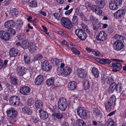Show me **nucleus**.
Returning <instances> with one entry per match:
<instances>
[{
  "mask_svg": "<svg viewBox=\"0 0 126 126\" xmlns=\"http://www.w3.org/2000/svg\"><path fill=\"white\" fill-rule=\"evenodd\" d=\"M6 113L7 116L11 122H16V118L18 114L17 110L14 108H11L6 110Z\"/></svg>",
  "mask_w": 126,
  "mask_h": 126,
  "instance_id": "f257e3e1",
  "label": "nucleus"
},
{
  "mask_svg": "<svg viewBox=\"0 0 126 126\" xmlns=\"http://www.w3.org/2000/svg\"><path fill=\"white\" fill-rule=\"evenodd\" d=\"M116 99L115 96L112 95L106 102L105 104L106 108L107 111L110 112L112 107L115 105Z\"/></svg>",
  "mask_w": 126,
  "mask_h": 126,
  "instance_id": "f03ea898",
  "label": "nucleus"
},
{
  "mask_svg": "<svg viewBox=\"0 0 126 126\" xmlns=\"http://www.w3.org/2000/svg\"><path fill=\"white\" fill-rule=\"evenodd\" d=\"M61 23L63 26L68 29H70L72 27V23L68 18L62 17L61 20Z\"/></svg>",
  "mask_w": 126,
  "mask_h": 126,
  "instance_id": "7ed1b4c3",
  "label": "nucleus"
},
{
  "mask_svg": "<svg viewBox=\"0 0 126 126\" xmlns=\"http://www.w3.org/2000/svg\"><path fill=\"white\" fill-rule=\"evenodd\" d=\"M58 108L61 110H65L67 107L68 103L66 99L64 97L60 98L58 103Z\"/></svg>",
  "mask_w": 126,
  "mask_h": 126,
  "instance_id": "20e7f679",
  "label": "nucleus"
},
{
  "mask_svg": "<svg viewBox=\"0 0 126 126\" xmlns=\"http://www.w3.org/2000/svg\"><path fill=\"white\" fill-rule=\"evenodd\" d=\"M75 33L78 37L82 40H84L86 38L87 35L83 30L78 29L76 30Z\"/></svg>",
  "mask_w": 126,
  "mask_h": 126,
  "instance_id": "39448f33",
  "label": "nucleus"
},
{
  "mask_svg": "<svg viewBox=\"0 0 126 126\" xmlns=\"http://www.w3.org/2000/svg\"><path fill=\"white\" fill-rule=\"evenodd\" d=\"M78 114L82 119H85L87 117V114L85 110L82 107H79L77 110Z\"/></svg>",
  "mask_w": 126,
  "mask_h": 126,
  "instance_id": "423d86ee",
  "label": "nucleus"
},
{
  "mask_svg": "<svg viewBox=\"0 0 126 126\" xmlns=\"http://www.w3.org/2000/svg\"><path fill=\"white\" fill-rule=\"evenodd\" d=\"M113 46L114 49L119 51L124 47V45L120 41H116L114 43Z\"/></svg>",
  "mask_w": 126,
  "mask_h": 126,
  "instance_id": "0eeeda50",
  "label": "nucleus"
},
{
  "mask_svg": "<svg viewBox=\"0 0 126 126\" xmlns=\"http://www.w3.org/2000/svg\"><path fill=\"white\" fill-rule=\"evenodd\" d=\"M106 34L103 31H101L98 32L96 36V39L98 40L103 41L107 39Z\"/></svg>",
  "mask_w": 126,
  "mask_h": 126,
  "instance_id": "6e6552de",
  "label": "nucleus"
},
{
  "mask_svg": "<svg viewBox=\"0 0 126 126\" xmlns=\"http://www.w3.org/2000/svg\"><path fill=\"white\" fill-rule=\"evenodd\" d=\"M10 34L6 31H0V38L1 40L5 41H8L10 38Z\"/></svg>",
  "mask_w": 126,
  "mask_h": 126,
  "instance_id": "1a4fd4ad",
  "label": "nucleus"
},
{
  "mask_svg": "<svg viewBox=\"0 0 126 126\" xmlns=\"http://www.w3.org/2000/svg\"><path fill=\"white\" fill-rule=\"evenodd\" d=\"M9 52L10 56L11 57L19 56L20 54V51L15 48H11Z\"/></svg>",
  "mask_w": 126,
  "mask_h": 126,
  "instance_id": "9d476101",
  "label": "nucleus"
},
{
  "mask_svg": "<svg viewBox=\"0 0 126 126\" xmlns=\"http://www.w3.org/2000/svg\"><path fill=\"white\" fill-rule=\"evenodd\" d=\"M42 65V68L44 71H48L51 69V64L49 62L46 60L43 62Z\"/></svg>",
  "mask_w": 126,
  "mask_h": 126,
  "instance_id": "9b49d317",
  "label": "nucleus"
},
{
  "mask_svg": "<svg viewBox=\"0 0 126 126\" xmlns=\"http://www.w3.org/2000/svg\"><path fill=\"white\" fill-rule=\"evenodd\" d=\"M31 89L27 86H23L19 90L20 93L23 95H28L30 94Z\"/></svg>",
  "mask_w": 126,
  "mask_h": 126,
  "instance_id": "f8f14e48",
  "label": "nucleus"
},
{
  "mask_svg": "<svg viewBox=\"0 0 126 126\" xmlns=\"http://www.w3.org/2000/svg\"><path fill=\"white\" fill-rule=\"evenodd\" d=\"M76 73L78 77L82 78H84L86 77L87 72L83 69H77Z\"/></svg>",
  "mask_w": 126,
  "mask_h": 126,
  "instance_id": "ddd939ff",
  "label": "nucleus"
},
{
  "mask_svg": "<svg viewBox=\"0 0 126 126\" xmlns=\"http://www.w3.org/2000/svg\"><path fill=\"white\" fill-rule=\"evenodd\" d=\"M101 8L95 5H93L92 7H91L92 10L99 16L101 15L103 13V11Z\"/></svg>",
  "mask_w": 126,
  "mask_h": 126,
  "instance_id": "4468645a",
  "label": "nucleus"
},
{
  "mask_svg": "<svg viewBox=\"0 0 126 126\" xmlns=\"http://www.w3.org/2000/svg\"><path fill=\"white\" fill-rule=\"evenodd\" d=\"M126 13V10L125 9L120 10L115 13L114 15L115 17L117 18H120L123 16Z\"/></svg>",
  "mask_w": 126,
  "mask_h": 126,
  "instance_id": "2eb2a0df",
  "label": "nucleus"
},
{
  "mask_svg": "<svg viewBox=\"0 0 126 126\" xmlns=\"http://www.w3.org/2000/svg\"><path fill=\"white\" fill-rule=\"evenodd\" d=\"M39 115L40 118L43 120L46 119L48 117L47 113L43 109H40L39 111Z\"/></svg>",
  "mask_w": 126,
  "mask_h": 126,
  "instance_id": "dca6fc26",
  "label": "nucleus"
},
{
  "mask_svg": "<svg viewBox=\"0 0 126 126\" xmlns=\"http://www.w3.org/2000/svg\"><path fill=\"white\" fill-rule=\"evenodd\" d=\"M111 67L114 68L112 70L114 72H117L119 71V67L121 66V63L118 62H116L112 63Z\"/></svg>",
  "mask_w": 126,
  "mask_h": 126,
  "instance_id": "f3484780",
  "label": "nucleus"
},
{
  "mask_svg": "<svg viewBox=\"0 0 126 126\" xmlns=\"http://www.w3.org/2000/svg\"><path fill=\"white\" fill-rule=\"evenodd\" d=\"M14 21L12 20H9L6 22L4 24L5 28L8 29L13 28L14 26Z\"/></svg>",
  "mask_w": 126,
  "mask_h": 126,
  "instance_id": "a211bd4d",
  "label": "nucleus"
},
{
  "mask_svg": "<svg viewBox=\"0 0 126 126\" xmlns=\"http://www.w3.org/2000/svg\"><path fill=\"white\" fill-rule=\"evenodd\" d=\"M16 72L19 75L22 76L25 73V69L22 68L21 66H18L16 69Z\"/></svg>",
  "mask_w": 126,
  "mask_h": 126,
  "instance_id": "6ab92c4d",
  "label": "nucleus"
},
{
  "mask_svg": "<svg viewBox=\"0 0 126 126\" xmlns=\"http://www.w3.org/2000/svg\"><path fill=\"white\" fill-rule=\"evenodd\" d=\"M43 80V76L41 75H39L35 79V83L36 85H39L41 84Z\"/></svg>",
  "mask_w": 126,
  "mask_h": 126,
  "instance_id": "aec40b11",
  "label": "nucleus"
},
{
  "mask_svg": "<svg viewBox=\"0 0 126 126\" xmlns=\"http://www.w3.org/2000/svg\"><path fill=\"white\" fill-rule=\"evenodd\" d=\"M22 111L24 113L30 115L32 113V111L31 109L28 107L27 106H25L22 109Z\"/></svg>",
  "mask_w": 126,
  "mask_h": 126,
  "instance_id": "412c9836",
  "label": "nucleus"
},
{
  "mask_svg": "<svg viewBox=\"0 0 126 126\" xmlns=\"http://www.w3.org/2000/svg\"><path fill=\"white\" fill-rule=\"evenodd\" d=\"M91 72L95 78H98L99 77V72L96 68L93 67L92 69Z\"/></svg>",
  "mask_w": 126,
  "mask_h": 126,
  "instance_id": "4be33fe9",
  "label": "nucleus"
},
{
  "mask_svg": "<svg viewBox=\"0 0 126 126\" xmlns=\"http://www.w3.org/2000/svg\"><path fill=\"white\" fill-rule=\"evenodd\" d=\"M110 84L108 89V91L109 93H112L113 92L115 89L116 82H113Z\"/></svg>",
  "mask_w": 126,
  "mask_h": 126,
  "instance_id": "5701e85b",
  "label": "nucleus"
},
{
  "mask_svg": "<svg viewBox=\"0 0 126 126\" xmlns=\"http://www.w3.org/2000/svg\"><path fill=\"white\" fill-rule=\"evenodd\" d=\"M77 87V83L75 81L71 82L68 84V87L71 90H74Z\"/></svg>",
  "mask_w": 126,
  "mask_h": 126,
  "instance_id": "b1692460",
  "label": "nucleus"
},
{
  "mask_svg": "<svg viewBox=\"0 0 126 126\" xmlns=\"http://www.w3.org/2000/svg\"><path fill=\"white\" fill-rule=\"evenodd\" d=\"M109 7L112 10H117L118 9L117 5L115 4L114 2L110 0L109 2Z\"/></svg>",
  "mask_w": 126,
  "mask_h": 126,
  "instance_id": "393cba45",
  "label": "nucleus"
},
{
  "mask_svg": "<svg viewBox=\"0 0 126 126\" xmlns=\"http://www.w3.org/2000/svg\"><path fill=\"white\" fill-rule=\"evenodd\" d=\"M35 106L37 109H41L43 107V103L41 100L36 101L35 103Z\"/></svg>",
  "mask_w": 126,
  "mask_h": 126,
  "instance_id": "a878e982",
  "label": "nucleus"
},
{
  "mask_svg": "<svg viewBox=\"0 0 126 126\" xmlns=\"http://www.w3.org/2000/svg\"><path fill=\"white\" fill-rule=\"evenodd\" d=\"M61 43L62 45H65L69 48L71 47L72 46H73V44L72 43L70 42H67L64 40L62 41L61 42Z\"/></svg>",
  "mask_w": 126,
  "mask_h": 126,
  "instance_id": "bb28decb",
  "label": "nucleus"
},
{
  "mask_svg": "<svg viewBox=\"0 0 126 126\" xmlns=\"http://www.w3.org/2000/svg\"><path fill=\"white\" fill-rule=\"evenodd\" d=\"M29 45L28 49L31 52H34L36 50V47L33 43H31Z\"/></svg>",
  "mask_w": 126,
  "mask_h": 126,
  "instance_id": "cd10ccee",
  "label": "nucleus"
},
{
  "mask_svg": "<svg viewBox=\"0 0 126 126\" xmlns=\"http://www.w3.org/2000/svg\"><path fill=\"white\" fill-rule=\"evenodd\" d=\"M97 4L98 6L100 8H103L104 7L105 3L104 0H97Z\"/></svg>",
  "mask_w": 126,
  "mask_h": 126,
  "instance_id": "c85d7f7f",
  "label": "nucleus"
},
{
  "mask_svg": "<svg viewBox=\"0 0 126 126\" xmlns=\"http://www.w3.org/2000/svg\"><path fill=\"white\" fill-rule=\"evenodd\" d=\"M76 123L78 126H86V124L82 119H79L76 121Z\"/></svg>",
  "mask_w": 126,
  "mask_h": 126,
  "instance_id": "c756f323",
  "label": "nucleus"
},
{
  "mask_svg": "<svg viewBox=\"0 0 126 126\" xmlns=\"http://www.w3.org/2000/svg\"><path fill=\"white\" fill-rule=\"evenodd\" d=\"M16 97L13 101V104H11L15 107L19 105L20 103L19 98L17 96V97Z\"/></svg>",
  "mask_w": 126,
  "mask_h": 126,
  "instance_id": "7c9ffc66",
  "label": "nucleus"
},
{
  "mask_svg": "<svg viewBox=\"0 0 126 126\" xmlns=\"http://www.w3.org/2000/svg\"><path fill=\"white\" fill-rule=\"evenodd\" d=\"M24 61L25 64H29L30 62V57L26 54L24 56Z\"/></svg>",
  "mask_w": 126,
  "mask_h": 126,
  "instance_id": "2f4dec72",
  "label": "nucleus"
},
{
  "mask_svg": "<svg viewBox=\"0 0 126 126\" xmlns=\"http://www.w3.org/2000/svg\"><path fill=\"white\" fill-rule=\"evenodd\" d=\"M29 43L27 41H23L21 44L22 47L24 49H27L29 47Z\"/></svg>",
  "mask_w": 126,
  "mask_h": 126,
  "instance_id": "473e14b6",
  "label": "nucleus"
},
{
  "mask_svg": "<svg viewBox=\"0 0 126 126\" xmlns=\"http://www.w3.org/2000/svg\"><path fill=\"white\" fill-rule=\"evenodd\" d=\"M54 79L53 78H51L47 80L46 83L48 85H50L54 84Z\"/></svg>",
  "mask_w": 126,
  "mask_h": 126,
  "instance_id": "72a5a7b5",
  "label": "nucleus"
},
{
  "mask_svg": "<svg viewBox=\"0 0 126 126\" xmlns=\"http://www.w3.org/2000/svg\"><path fill=\"white\" fill-rule=\"evenodd\" d=\"M64 75H69L71 71V69L69 67H65L64 68Z\"/></svg>",
  "mask_w": 126,
  "mask_h": 126,
  "instance_id": "f704fd0d",
  "label": "nucleus"
},
{
  "mask_svg": "<svg viewBox=\"0 0 126 126\" xmlns=\"http://www.w3.org/2000/svg\"><path fill=\"white\" fill-rule=\"evenodd\" d=\"M115 87L116 91L118 93H120L122 90V86L121 84L118 83L116 84V83Z\"/></svg>",
  "mask_w": 126,
  "mask_h": 126,
  "instance_id": "c9c22d12",
  "label": "nucleus"
},
{
  "mask_svg": "<svg viewBox=\"0 0 126 126\" xmlns=\"http://www.w3.org/2000/svg\"><path fill=\"white\" fill-rule=\"evenodd\" d=\"M84 88L85 90H87L89 89L90 86L89 82L88 80H85L84 83Z\"/></svg>",
  "mask_w": 126,
  "mask_h": 126,
  "instance_id": "e433bc0d",
  "label": "nucleus"
},
{
  "mask_svg": "<svg viewBox=\"0 0 126 126\" xmlns=\"http://www.w3.org/2000/svg\"><path fill=\"white\" fill-rule=\"evenodd\" d=\"M52 116L58 119H61L63 117V115L59 113H53L52 114Z\"/></svg>",
  "mask_w": 126,
  "mask_h": 126,
  "instance_id": "4c0bfd02",
  "label": "nucleus"
},
{
  "mask_svg": "<svg viewBox=\"0 0 126 126\" xmlns=\"http://www.w3.org/2000/svg\"><path fill=\"white\" fill-rule=\"evenodd\" d=\"M72 21L74 25H77L78 23V19L77 16L74 14L72 19Z\"/></svg>",
  "mask_w": 126,
  "mask_h": 126,
  "instance_id": "58836bf2",
  "label": "nucleus"
},
{
  "mask_svg": "<svg viewBox=\"0 0 126 126\" xmlns=\"http://www.w3.org/2000/svg\"><path fill=\"white\" fill-rule=\"evenodd\" d=\"M111 62V61L107 59L102 58L101 61V63L104 64H109Z\"/></svg>",
  "mask_w": 126,
  "mask_h": 126,
  "instance_id": "ea45409f",
  "label": "nucleus"
},
{
  "mask_svg": "<svg viewBox=\"0 0 126 126\" xmlns=\"http://www.w3.org/2000/svg\"><path fill=\"white\" fill-rule=\"evenodd\" d=\"M74 45L73 44V46H72L71 48V49L72 51L75 54L79 55L80 54V52L78 50H77L74 47H73Z\"/></svg>",
  "mask_w": 126,
  "mask_h": 126,
  "instance_id": "a19ab883",
  "label": "nucleus"
},
{
  "mask_svg": "<svg viewBox=\"0 0 126 126\" xmlns=\"http://www.w3.org/2000/svg\"><path fill=\"white\" fill-rule=\"evenodd\" d=\"M114 76L113 75H111L110 74L108 76V84H111L112 83V82L114 80Z\"/></svg>",
  "mask_w": 126,
  "mask_h": 126,
  "instance_id": "79ce46f5",
  "label": "nucleus"
},
{
  "mask_svg": "<svg viewBox=\"0 0 126 126\" xmlns=\"http://www.w3.org/2000/svg\"><path fill=\"white\" fill-rule=\"evenodd\" d=\"M100 113H101L99 110L97 109H94V112H93V114L95 116L96 118L100 116L101 115Z\"/></svg>",
  "mask_w": 126,
  "mask_h": 126,
  "instance_id": "37998d69",
  "label": "nucleus"
},
{
  "mask_svg": "<svg viewBox=\"0 0 126 126\" xmlns=\"http://www.w3.org/2000/svg\"><path fill=\"white\" fill-rule=\"evenodd\" d=\"M64 68H59L57 70V73L58 75H64Z\"/></svg>",
  "mask_w": 126,
  "mask_h": 126,
  "instance_id": "c03bdc74",
  "label": "nucleus"
},
{
  "mask_svg": "<svg viewBox=\"0 0 126 126\" xmlns=\"http://www.w3.org/2000/svg\"><path fill=\"white\" fill-rule=\"evenodd\" d=\"M124 38L123 36L120 35L116 34L115 36V38L117 39L116 41H121V40H123Z\"/></svg>",
  "mask_w": 126,
  "mask_h": 126,
  "instance_id": "a18cd8bd",
  "label": "nucleus"
},
{
  "mask_svg": "<svg viewBox=\"0 0 126 126\" xmlns=\"http://www.w3.org/2000/svg\"><path fill=\"white\" fill-rule=\"evenodd\" d=\"M37 3L35 1H32L29 4V6L32 7H36L37 6Z\"/></svg>",
  "mask_w": 126,
  "mask_h": 126,
  "instance_id": "49530a36",
  "label": "nucleus"
},
{
  "mask_svg": "<svg viewBox=\"0 0 126 126\" xmlns=\"http://www.w3.org/2000/svg\"><path fill=\"white\" fill-rule=\"evenodd\" d=\"M107 122V126H115V122L113 120H109Z\"/></svg>",
  "mask_w": 126,
  "mask_h": 126,
  "instance_id": "de8ad7c7",
  "label": "nucleus"
},
{
  "mask_svg": "<svg viewBox=\"0 0 126 126\" xmlns=\"http://www.w3.org/2000/svg\"><path fill=\"white\" fill-rule=\"evenodd\" d=\"M11 13L12 16L16 15L18 14V12L17 10L15 8L12 9L11 10Z\"/></svg>",
  "mask_w": 126,
  "mask_h": 126,
  "instance_id": "09e8293b",
  "label": "nucleus"
},
{
  "mask_svg": "<svg viewBox=\"0 0 126 126\" xmlns=\"http://www.w3.org/2000/svg\"><path fill=\"white\" fill-rule=\"evenodd\" d=\"M11 82L13 84L16 85L17 84V79L14 77H10Z\"/></svg>",
  "mask_w": 126,
  "mask_h": 126,
  "instance_id": "8fccbe9b",
  "label": "nucleus"
},
{
  "mask_svg": "<svg viewBox=\"0 0 126 126\" xmlns=\"http://www.w3.org/2000/svg\"><path fill=\"white\" fill-rule=\"evenodd\" d=\"M81 27L84 30V31H86L87 32H89V30H88V28L87 26L85 24L82 23L81 24Z\"/></svg>",
  "mask_w": 126,
  "mask_h": 126,
  "instance_id": "3c124183",
  "label": "nucleus"
},
{
  "mask_svg": "<svg viewBox=\"0 0 126 126\" xmlns=\"http://www.w3.org/2000/svg\"><path fill=\"white\" fill-rule=\"evenodd\" d=\"M52 16L58 20L60 19V15L58 13H55L53 14Z\"/></svg>",
  "mask_w": 126,
  "mask_h": 126,
  "instance_id": "603ef678",
  "label": "nucleus"
},
{
  "mask_svg": "<svg viewBox=\"0 0 126 126\" xmlns=\"http://www.w3.org/2000/svg\"><path fill=\"white\" fill-rule=\"evenodd\" d=\"M9 95L7 94V92H5L3 95V99L7 101H8L9 99Z\"/></svg>",
  "mask_w": 126,
  "mask_h": 126,
  "instance_id": "864d4df0",
  "label": "nucleus"
},
{
  "mask_svg": "<svg viewBox=\"0 0 126 126\" xmlns=\"http://www.w3.org/2000/svg\"><path fill=\"white\" fill-rule=\"evenodd\" d=\"M115 4L117 6L120 5L122 4L123 2V0H114L113 1Z\"/></svg>",
  "mask_w": 126,
  "mask_h": 126,
  "instance_id": "5fc2aeb1",
  "label": "nucleus"
},
{
  "mask_svg": "<svg viewBox=\"0 0 126 126\" xmlns=\"http://www.w3.org/2000/svg\"><path fill=\"white\" fill-rule=\"evenodd\" d=\"M34 103L33 100L32 99H30L28 100L27 104L29 106H31L33 105Z\"/></svg>",
  "mask_w": 126,
  "mask_h": 126,
  "instance_id": "6e6d98bb",
  "label": "nucleus"
},
{
  "mask_svg": "<svg viewBox=\"0 0 126 126\" xmlns=\"http://www.w3.org/2000/svg\"><path fill=\"white\" fill-rule=\"evenodd\" d=\"M43 58L42 56L40 54L37 55L34 58L35 60H40Z\"/></svg>",
  "mask_w": 126,
  "mask_h": 126,
  "instance_id": "4d7b16f0",
  "label": "nucleus"
},
{
  "mask_svg": "<svg viewBox=\"0 0 126 126\" xmlns=\"http://www.w3.org/2000/svg\"><path fill=\"white\" fill-rule=\"evenodd\" d=\"M92 53L96 56H99L100 55V53L98 51L93 49Z\"/></svg>",
  "mask_w": 126,
  "mask_h": 126,
  "instance_id": "13d9d810",
  "label": "nucleus"
},
{
  "mask_svg": "<svg viewBox=\"0 0 126 126\" xmlns=\"http://www.w3.org/2000/svg\"><path fill=\"white\" fill-rule=\"evenodd\" d=\"M91 3L89 2H86L85 6L88 10L90 9V8L91 9V7H92V6H91Z\"/></svg>",
  "mask_w": 126,
  "mask_h": 126,
  "instance_id": "bf43d9fd",
  "label": "nucleus"
},
{
  "mask_svg": "<svg viewBox=\"0 0 126 126\" xmlns=\"http://www.w3.org/2000/svg\"><path fill=\"white\" fill-rule=\"evenodd\" d=\"M18 39L19 40H21L25 38V36L23 34H21L17 36Z\"/></svg>",
  "mask_w": 126,
  "mask_h": 126,
  "instance_id": "052dcab7",
  "label": "nucleus"
},
{
  "mask_svg": "<svg viewBox=\"0 0 126 126\" xmlns=\"http://www.w3.org/2000/svg\"><path fill=\"white\" fill-rule=\"evenodd\" d=\"M73 8H71L69 10H67L65 12V14L66 15H69L73 11Z\"/></svg>",
  "mask_w": 126,
  "mask_h": 126,
  "instance_id": "680f3d73",
  "label": "nucleus"
},
{
  "mask_svg": "<svg viewBox=\"0 0 126 126\" xmlns=\"http://www.w3.org/2000/svg\"><path fill=\"white\" fill-rule=\"evenodd\" d=\"M17 97V96H13L11 97L9 99V102L10 104H13V102L15 98Z\"/></svg>",
  "mask_w": 126,
  "mask_h": 126,
  "instance_id": "e2e57ef3",
  "label": "nucleus"
},
{
  "mask_svg": "<svg viewBox=\"0 0 126 126\" xmlns=\"http://www.w3.org/2000/svg\"><path fill=\"white\" fill-rule=\"evenodd\" d=\"M106 79L107 78H105L104 77H101V79L100 80L101 83L102 84H104L106 81Z\"/></svg>",
  "mask_w": 126,
  "mask_h": 126,
  "instance_id": "0e129e2a",
  "label": "nucleus"
},
{
  "mask_svg": "<svg viewBox=\"0 0 126 126\" xmlns=\"http://www.w3.org/2000/svg\"><path fill=\"white\" fill-rule=\"evenodd\" d=\"M9 32L11 34L13 35H15L16 32L15 30L12 28H11L10 29Z\"/></svg>",
  "mask_w": 126,
  "mask_h": 126,
  "instance_id": "69168bd1",
  "label": "nucleus"
},
{
  "mask_svg": "<svg viewBox=\"0 0 126 126\" xmlns=\"http://www.w3.org/2000/svg\"><path fill=\"white\" fill-rule=\"evenodd\" d=\"M53 61L55 63V64L57 65H59V59L57 58H55L53 59Z\"/></svg>",
  "mask_w": 126,
  "mask_h": 126,
  "instance_id": "338daca9",
  "label": "nucleus"
},
{
  "mask_svg": "<svg viewBox=\"0 0 126 126\" xmlns=\"http://www.w3.org/2000/svg\"><path fill=\"white\" fill-rule=\"evenodd\" d=\"M31 120L33 122L35 123H37L38 121L37 118L36 117L34 116L31 119Z\"/></svg>",
  "mask_w": 126,
  "mask_h": 126,
  "instance_id": "774afa93",
  "label": "nucleus"
}]
</instances>
